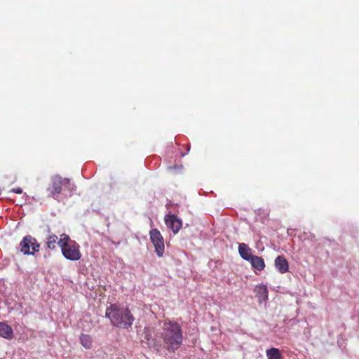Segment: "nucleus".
I'll return each instance as SVG.
<instances>
[{"label": "nucleus", "mask_w": 359, "mask_h": 359, "mask_svg": "<svg viewBox=\"0 0 359 359\" xmlns=\"http://www.w3.org/2000/svg\"><path fill=\"white\" fill-rule=\"evenodd\" d=\"M63 189H70V180L62 178L59 175H54L51 177L50 184L47 188L48 196L55 197V196L61 194Z\"/></svg>", "instance_id": "obj_4"}, {"label": "nucleus", "mask_w": 359, "mask_h": 359, "mask_svg": "<svg viewBox=\"0 0 359 359\" xmlns=\"http://www.w3.org/2000/svg\"><path fill=\"white\" fill-rule=\"evenodd\" d=\"M57 236L55 234L52 233L47 238L46 246L48 249L54 250L56 248V243H57Z\"/></svg>", "instance_id": "obj_14"}, {"label": "nucleus", "mask_w": 359, "mask_h": 359, "mask_svg": "<svg viewBox=\"0 0 359 359\" xmlns=\"http://www.w3.org/2000/svg\"><path fill=\"white\" fill-rule=\"evenodd\" d=\"M249 262L252 266L258 271H262L265 267L264 259L261 257L254 255Z\"/></svg>", "instance_id": "obj_11"}, {"label": "nucleus", "mask_w": 359, "mask_h": 359, "mask_svg": "<svg viewBox=\"0 0 359 359\" xmlns=\"http://www.w3.org/2000/svg\"><path fill=\"white\" fill-rule=\"evenodd\" d=\"M275 266L280 273H286L289 269L288 262L283 255L278 256L275 259Z\"/></svg>", "instance_id": "obj_8"}, {"label": "nucleus", "mask_w": 359, "mask_h": 359, "mask_svg": "<svg viewBox=\"0 0 359 359\" xmlns=\"http://www.w3.org/2000/svg\"><path fill=\"white\" fill-rule=\"evenodd\" d=\"M268 291V288L266 285H258L256 287L255 292H266Z\"/></svg>", "instance_id": "obj_15"}, {"label": "nucleus", "mask_w": 359, "mask_h": 359, "mask_svg": "<svg viewBox=\"0 0 359 359\" xmlns=\"http://www.w3.org/2000/svg\"><path fill=\"white\" fill-rule=\"evenodd\" d=\"M20 251L24 255H34L39 251L40 245L31 235L25 236L20 243Z\"/></svg>", "instance_id": "obj_5"}, {"label": "nucleus", "mask_w": 359, "mask_h": 359, "mask_svg": "<svg viewBox=\"0 0 359 359\" xmlns=\"http://www.w3.org/2000/svg\"><path fill=\"white\" fill-rule=\"evenodd\" d=\"M165 348L169 352H175L182 344V329L178 323L169 321L164 323L161 333Z\"/></svg>", "instance_id": "obj_2"}, {"label": "nucleus", "mask_w": 359, "mask_h": 359, "mask_svg": "<svg viewBox=\"0 0 359 359\" xmlns=\"http://www.w3.org/2000/svg\"><path fill=\"white\" fill-rule=\"evenodd\" d=\"M238 252L241 257L246 261H250V259L254 256L252 255L251 248H250L248 245L243 243L239 244Z\"/></svg>", "instance_id": "obj_9"}, {"label": "nucleus", "mask_w": 359, "mask_h": 359, "mask_svg": "<svg viewBox=\"0 0 359 359\" xmlns=\"http://www.w3.org/2000/svg\"><path fill=\"white\" fill-rule=\"evenodd\" d=\"M267 359H282L280 350L277 348H271L266 351Z\"/></svg>", "instance_id": "obj_12"}, {"label": "nucleus", "mask_w": 359, "mask_h": 359, "mask_svg": "<svg viewBox=\"0 0 359 359\" xmlns=\"http://www.w3.org/2000/svg\"><path fill=\"white\" fill-rule=\"evenodd\" d=\"M150 240L155 248V252L158 257L164 253L165 245L163 238L157 229H153L149 232Z\"/></svg>", "instance_id": "obj_6"}, {"label": "nucleus", "mask_w": 359, "mask_h": 359, "mask_svg": "<svg viewBox=\"0 0 359 359\" xmlns=\"http://www.w3.org/2000/svg\"><path fill=\"white\" fill-rule=\"evenodd\" d=\"M165 223L167 227L171 229L174 233H177L182 226V222L175 215H168L165 217Z\"/></svg>", "instance_id": "obj_7"}, {"label": "nucleus", "mask_w": 359, "mask_h": 359, "mask_svg": "<svg viewBox=\"0 0 359 359\" xmlns=\"http://www.w3.org/2000/svg\"><path fill=\"white\" fill-rule=\"evenodd\" d=\"M57 245L61 248L62 255L68 260L78 261L81 257L79 245L72 240L67 234H62Z\"/></svg>", "instance_id": "obj_3"}, {"label": "nucleus", "mask_w": 359, "mask_h": 359, "mask_svg": "<svg viewBox=\"0 0 359 359\" xmlns=\"http://www.w3.org/2000/svg\"><path fill=\"white\" fill-rule=\"evenodd\" d=\"M105 316L116 327L128 330L131 327L135 318L128 308L120 304H111L106 309Z\"/></svg>", "instance_id": "obj_1"}, {"label": "nucleus", "mask_w": 359, "mask_h": 359, "mask_svg": "<svg viewBox=\"0 0 359 359\" xmlns=\"http://www.w3.org/2000/svg\"><path fill=\"white\" fill-rule=\"evenodd\" d=\"M259 295L258 298H259V301L261 299H263L264 300H265L266 299L268 293L263 292V293H259Z\"/></svg>", "instance_id": "obj_17"}, {"label": "nucleus", "mask_w": 359, "mask_h": 359, "mask_svg": "<svg viewBox=\"0 0 359 359\" xmlns=\"http://www.w3.org/2000/svg\"><path fill=\"white\" fill-rule=\"evenodd\" d=\"M79 340L85 348L90 349L92 347L93 339L90 335L81 334Z\"/></svg>", "instance_id": "obj_13"}, {"label": "nucleus", "mask_w": 359, "mask_h": 359, "mask_svg": "<svg viewBox=\"0 0 359 359\" xmlns=\"http://www.w3.org/2000/svg\"><path fill=\"white\" fill-rule=\"evenodd\" d=\"M11 191L20 194L22 193V189L20 187H17L12 189Z\"/></svg>", "instance_id": "obj_16"}, {"label": "nucleus", "mask_w": 359, "mask_h": 359, "mask_svg": "<svg viewBox=\"0 0 359 359\" xmlns=\"http://www.w3.org/2000/svg\"><path fill=\"white\" fill-rule=\"evenodd\" d=\"M0 337L6 339H11L13 337L11 327L3 322H0Z\"/></svg>", "instance_id": "obj_10"}]
</instances>
